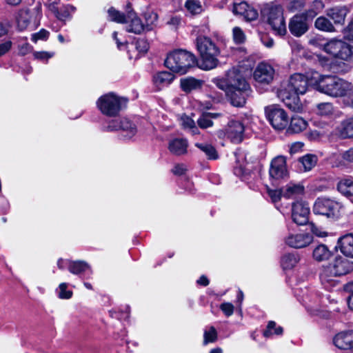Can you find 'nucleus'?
Listing matches in <instances>:
<instances>
[{"mask_svg": "<svg viewBox=\"0 0 353 353\" xmlns=\"http://www.w3.org/2000/svg\"><path fill=\"white\" fill-rule=\"evenodd\" d=\"M311 83L316 90L332 97H341L353 89L352 83L334 75H321L318 72L311 73Z\"/></svg>", "mask_w": 353, "mask_h": 353, "instance_id": "f257e3e1", "label": "nucleus"}, {"mask_svg": "<svg viewBox=\"0 0 353 353\" xmlns=\"http://www.w3.org/2000/svg\"><path fill=\"white\" fill-rule=\"evenodd\" d=\"M352 271V261L341 256H336L327 265L323 267L320 276L321 283L326 288L334 286V278L346 275Z\"/></svg>", "mask_w": 353, "mask_h": 353, "instance_id": "f03ea898", "label": "nucleus"}, {"mask_svg": "<svg viewBox=\"0 0 353 353\" xmlns=\"http://www.w3.org/2000/svg\"><path fill=\"white\" fill-rule=\"evenodd\" d=\"M196 46L201 56L200 68L204 70H211L218 67V57L220 50L211 38L200 36L196 39Z\"/></svg>", "mask_w": 353, "mask_h": 353, "instance_id": "7ed1b4c3", "label": "nucleus"}, {"mask_svg": "<svg viewBox=\"0 0 353 353\" xmlns=\"http://www.w3.org/2000/svg\"><path fill=\"white\" fill-rule=\"evenodd\" d=\"M195 56L188 50H175L165 60V66L176 73L183 74L196 64Z\"/></svg>", "mask_w": 353, "mask_h": 353, "instance_id": "20e7f679", "label": "nucleus"}, {"mask_svg": "<svg viewBox=\"0 0 353 353\" xmlns=\"http://www.w3.org/2000/svg\"><path fill=\"white\" fill-rule=\"evenodd\" d=\"M262 17L271 26L274 33L283 36L287 32L283 9L272 2L266 3L261 9Z\"/></svg>", "mask_w": 353, "mask_h": 353, "instance_id": "39448f33", "label": "nucleus"}, {"mask_svg": "<svg viewBox=\"0 0 353 353\" xmlns=\"http://www.w3.org/2000/svg\"><path fill=\"white\" fill-rule=\"evenodd\" d=\"M128 99L110 92L105 94L97 101V105L103 115L116 117L126 107Z\"/></svg>", "mask_w": 353, "mask_h": 353, "instance_id": "423d86ee", "label": "nucleus"}, {"mask_svg": "<svg viewBox=\"0 0 353 353\" xmlns=\"http://www.w3.org/2000/svg\"><path fill=\"white\" fill-rule=\"evenodd\" d=\"M125 12L127 13L128 19V23H124L126 24L125 30L127 32L135 34H140L145 30H151L152 26L157 21V14L156 13L152 12L148 14V17H149L151 21L150 23L148 22L145 26L142 23L140 18L138 17L137 14L134 12L132 4L130 3H128L126 5Z\"/></svg>", "mask_w": 353, "mask_h": 353, "instance_id": "0eeeda50", "label": "nucleus"}, {"mask_svg": "<svg viewBox=\"0 0 353 353\" xmlns=\"http://www.w3.org/2000/svg\"><path fill=\"white\" fill-rule=\"evenodd\" d=\"M323 50L334 58L353 61V48L341 39H330L323 44Z\"/></svg>", "mask_w": 353, "mask_h": 353, "instance_id": "6e6552de", "label": "nucleus"}, {"mask_svg": "<svg viewBox=\"0 0 353 353\" xmlns=\"http://www.w3.org/2000/svg\"><path fill=\"white\" fill-rule=\"evenodd\" d=\"M245 127L243 123L239 120H231L227 123L224 129H221L215 132L219 139H227L232 143H239L243 141L244 137Z\"/></svg>", "mask_w": 353, "mask_h": 353, "instance_id": "1a4fd4ad", "label": "nucleus"}, {"mask_svg": "<svg viewBox=\"0 0 353 353\" xmlns=\"http://www.w3.org/2000/svg\"><path fill=\"white\" fill-rule=\"evenodd\" d=\"M341 208L340 202L326 197H320L316 200L312 210L316 214L335 219L339 216Z\"/></svg>", "mask_w": 353, "mask_h": 353, "instance_id": "9d476101", "label": "nucleus"}, {"mask_svg": "<svg viewBox=\"0 0 353 353\" xmlns=\"http://www.w3.org/2000/svg\"><path fill=\"white\" fill-rule=\"evenodd\" d=\"M265 114L272 126L277 130L285 128L288 123V115L284 109L277 105H272L265 108Z\"/></svg>", "mask_w": 353, "mask_h": 353, "instance_id": "9b49d317", "label": "nucleus"}, {"mask_svg": "<svg viewBox=\"0 0 353 353\" xmlns=\"http://www.w3.org/2000/svg\"><path fill=\"white\" fill-rule=\"evenodd\" d=\"M309 84L314 85V83H311V75L309 77L301 73H295L290 77L286 86L281 90L296 92L298 94H305L308 89Z\"/></svg>", "mask_w": 353, "mask_h": 353, "instance_id": "f8f14e48", "label": "nucleus"}, {"mask_svg": "<svg viewBox=\"0 0 353 353\" xmlns=\"http://www.w3.org/2000/svg\"><path fill=\"white\" fill-rule=\"evenodd\" d=\"M108 131L121 130L124 137L130 139L137 133V128L128 119H115L110 120L106 126Z\"/></svg>", "mask_w": 353, "mask_h": 353, "instance_id": "ddd939ff", "label": "nucleus"}, {"mask_svg": "<svg viewBox=\"0 0 353 353\" xmlns=\"http://www.w3.org/2000/svg\"><path fill=\"white\" fill-rule=\"evenodd\" d=\"M310 210L307 203L297 201L294 203L292 208V219L294 223L299 225L309 223Z\"/></svg>", "mask_w": 353, "mask_h": 353, "instance_id": "4468645a", "label": "nucleus"}, {"mask_svg": "<svg viewBox=\"0 0 353 353\" xmlns=\"http://www.w3.org/2000/svg\"><path fill=\"white\" fill-rule=\"evenodd\" d=\"M225 77L228 80L230 90L240 89L242 90H249L250 85L246 81L241 72L236 68H232L226 73Z\"/></svg>", "mask_w": 353, "mask_h": 353, "instance_id": "2eb2a0df", "label": "nucleus"}, {"mask_svg": "<svg viewBox=\"0 0 353 353\" xmlns=\"http://www.w3.org/2000/svg\"><path fill=\"white\" fill-rule=\"evenodd\" d=\"M269 175L275 180L283 179L288 176L286 159L284 156H278L272 160Z\"/></svg>", "mask_w": 353, "mask_h": 353, "instance_id": "dca6fc26", "label": "nucleus"}, {"mask_svg": "<svg viewBox=\"0 0 353 353\" xmlns=\"http://www.w3.org/2000/svg\"><path fill=\"white\" fill-rule=\"evenodd\" d=\"M312 241V236L307 233H290L285 238V245L295 249H300L308 246Z\"/></svg>", "mask_w": 353, "mask_h": 353, "instance_id": "f3484780", "label": "nucleus"}, {"mask_svg": "<svg viewBox=\"0 0 353 353\" xmlns=\"http://www.w3.org/2000/svg\"><path fill=\"white\" fill-rule=\"evenodd\" d=\"M300 94L285 90H279L278 93L279 98L283 101L285 105L290 110L299 112L303 110V105L301 103L299 95Z\"/></svg>", "mask_w": 353, "mask_h": 353, "instance_id": "a211bd4d", "label": "nucleus"}, {"mask_svg": "<svg viewBox=\"0 0 353 353\" xmlns=\"http://www.w3.org/2000/svg\"><path fill=\"white\" fill-rule=\"evenodd\" d=\"M274 74L273 67L262 62L256 66L254 72V78L257 83L268 84L272 81Z\"/></svg>", "mask_w": 353, "mask_h": 353, "instance_id": "6ab92c4d", "label": "nucleus"}, {"mask_svg": "<svg viewBox=\"0 0 353 353\" xmlns=\"http://www.w3.org/2000/svg\"><path fill=\"white\" fill-rule=\"evenodd\" d=\"M288 30L295 37H301L309 30L308 20L304 15L296 14L288 23Z\"/></svg>", "mask_w": 353, "mask_h": 353, "instance_id": "aec40b11", "label": "nucleus"}, {"mask_svg": "<svg viewBox=\"0 0 353 353\" xmlns=\"http://www.w3.org/2000/svg\"><path fill=\"white\" fill-rule=\"evenodd\" d=\"M233 13L243 16L247 21H251L257 19L258 13L255 9L250 6L247 2H236L233 4Z\"/></svg>", "mask_w": 353, "mask_h": 353, "instance_id": "412c9836", "label": "nucleus"}, {"mask_svg": "<svg viewBox=\"0 0 353 353\" xmlns=\"http://www.w3.org/2000/svg\"><path fill=\"white\" fill-rule=\"evenodd\" d=\"M334 344L340 349H353V330L339 332L334 337Z\"/></svg>", "mask_w": 353, "mask_h": 353, "instance_id": "4be33fe9", "label": "nucleus"}, {"mask_svg": "<svg viewBox=\"0 0 353 353\" xmlns=\"http://www.w3.org/2000/svg\"><path fill=\"white\" fill-rule=\"evenodd\" d=\"M250 91V89L249 90L236 89L235 90L229 91V93L226 95L230 98L232 105L243 107L245 103L246 97H248Z\"/></svg>", "mask_w": 353, "mask_h": 353, "instance_id": "5701e85b", "label": "nucleus"}, {"mask_svg": "<svg viewBox=\"0 0 353 353\" xmlns=\"http://www.w3.org/2000/svg\"><path fill=\"white\" fill-rule=\"evenodd\" d=\"M338 245L341 253L348 257L353 258V234H345L341 236Z\"/></svg>", "mask_w": 353, "mask_h": 353, "instance_id": "b1692460", "label": "nucleus"}, {"mask_svg": "<svg viewBox=\"0 0 353 353\" xmlns=\"http://www.w3.org/2000/svg\"><path fill=\"white\" fill-rule=\"evenodd\" d=\"M188 143L186 139L176 138L169 143V150L172 154L180 156L187 153Z\"/></svg>", "mask_w": 353, "mask_h": 353, "instance_id": "393cba45", "label": "nucleus"}, {"mask_svg": "<svg viewBox=\"0 0 353 353\" xmlns=\"http://www.w3.org/2000/svg\"><path fill=\"white\" fill-rule=\"evenodd\" d=\"M336 131L342 139L353 138V117L341 121Z\"/></svg>", "mask_w": 353, "mask_h": 353, "instance_id": "a878e982", "label": "nucleus"}, {"mask_svg": "<svg viewBox=\"0 0 353 353\" xmlns=\"http://www.w3.org/2000/svg\"><path fill=\"white\" fill-rule=\"evenodd\" d=\"M347 14V9L343 7H334L327 10V16L335 24L343 23Z\"/></svg>", "mask_w": 353, "mask_h": 353, "instance_id": "bb28decb", "label": "nucleus"}, {"mask_svg": "<svg viewBox=\"0 0 353 353\" xmlns=\"http://www.w3.org/2000/svg\"><path fill=\"white\" fill-rule=\"evenodd\" d=\"M174 75L170 72H159L153 77V82L158 88L164 87L171 83Z\"/></svg>", "mask_w": 353, "mask_h": 353, "instance_id": "cd10ccee", "label": "nucleus"}, {"mask_svg": "<svg viewBox=\"0 0 353 353\" xmlns=\"http://www.w3.org/2000/svg\"><path fill=\"white\" fill-rule=\"evenodd\" d=\"M202 81L194 77H185L181 79V88L185 92H190L201 87Z\"/></svg>", "mask_w": 353, "mask_h": 353, "instance_id": "c85d7f7f", "label": "nucleus"}, {"mask_svg": "<svg viewBox=\"0 0 353 353\" xmlns=\"http://www.w3.org/2000/svg\"><path fill=\"white\" fill-rule=\"evenodd\" d=\"M194 145L205 154L207 159H219V153L212 144L207 143H195Z\"/></svg>", "mask_w": 353, "mask_h": 353, "instance_id": "c756f323", "label": "nucleus"}, {"mask_svg": "<svg viewBox=\"0 0 353 353\" xmlns=\"http://www.w3.org/2000/svg\"><path fill=\"white\" fill-rule=\"evenodd\" d=\"M332 255L328 247L325 245H319L312 251V257L316 261H327Z\"/></svg>", "mask_w": 353, "mask_h": 353, "instance_id": "7c9ffc66", "label": "nucleus"}, {"mask_svg": "<svg viewBox=\"0 0 353 353\" xmlns=\"http://www.w3.org/2000/svg\"><path fill=\"white\" fill-rule=\"evenodd\" d=\"M308 123L303 118L294 116L291 119L290 126H288V131L292 133H299L306 129Z\"/></svg>", "mask_w": 353, "mask_h": 353, "instance_id": "2f4dec72", "label": "nucleus"}, {"mask_svg": "<svg viewBox=\"0 0 353 353\" xmlns=\"http://www.w3.org/2000/svg\"><path fill=\"white\" fill-rule=\"evenodd\" d=\"M338 190L343 196H353V178L346 177L340 180Z\"/></svg>", "mask_w": 353, "mask_h": 353, "instance_id": "473e14b6", "label": "nucleus"}, {"mask_svg": "<svg viewBox=\"0 0 353 353\" xmlns=\"http://www.w3.org/2000/svg\"><path fill=\"white\" fill-rule=\"evenodd\" d=\"M303 187L301 185L288 184L283 189V196L286 199H294L302 194Z\"/></svg>", "mask_w": 353, "mask_h": 353, "instance_id": "72a5a7b5", "label": "nucleus"}, {"mask_svg": "<svg viewBox=\"0 0 353 353\" xmlns=\"http://www.w3.org/2000/svg\"><path fill=\"white\" fill-rule=\"evenodd\" d=\"M68 269L73 274H80L90 270V266L85 261H71L68 263Z\"/></svg>", "mask_w": 353, "mask_h": 353, "instance_id": "f704fd0d", "label": "nucleus"}, {"mask_svg": "<svg viewBox=\"0 0 353 353\" xmlns=\"http://www.w3.org/2000/svg\"><path fill=\"white\" fill-rule=\"evenodd\" d=\"M299 261V256L296 253H288L281 257V265L284 270H290L296 265Z\"/></svg>", "mask_w": 353, "mask_h": 353, "instance_id": "c9c22d12", "label": "nucleus"}, {"mask_svg": "<svg viewBox=\"0 0 353 353\" xmlns=\"http://www.w3.org/2000/svg\"><path fill=\"white\" fill-rule=\"evenodd\" d=\"M323 8V2L319 0H315L312 1L310 8L306 10L305 12L300 13L299 14L304 15L306 19L310 20L316 17L317 14L320 13Z\"/></svg>", "mask_w": 353, "mask_h": 353, "instance_id": "e433bc0d", "label": "nucleus"}, {"mask_svg": "<svg viewBox=\"0 0 353 353\" xmlns=\"http://www.w3.org/2000/svg\"><path fill=\"white\" fill-rule=\"evenodd\" d=\"M31 17L29 10H21L18 12L17 17V28L19 31H23L28 28Z\"/></svg>", "mask_w": 353, "mask_h": 353, "instance_id": "4c0bfd02", "label": "nucleus"}, {"mask_svg": "<svg viewBox=\"0 0 353 353\" xmlns=\"http://www.w3.org/2000/svg\"><path fill=\"white\" fill-rule=\"evenodd\" d=\"M317 157L315 154H307L299 159V163L304 171H309L316 165Z\"/></svg>", "mask_w": 353, "mask_h": 353, "instance_id": "58836bf2", "label": "nucleus"}, {"mask_svg": "<svg viewBox=\"0 0 353 353\" xmlns=\"http://www.w3.org/2000/svg\"><path fill=\"white\" fill-rule=\"evenodd\" d=\"M108 12L111 21L121 24L128 23L127 12H120L113 7L110 8Z\"/></svg>", "mask_w": 353, "mask_h": 353, "instance_id": "ea45409f", "label": "nucleus"}, {"mask_svg": "<svg viewBox=\"0 0 353 353\" xmlns=\"http://www.w3.org/2000/svg\"><path fill=\"white\" fill-rule=\"evenodd\" d=\"M74 11L75 7L70 4H68L60 10L56 9L54 10V14L57 19L61 21H65L66 19H70V14L73 13Z\"/></svg>", "mask_w": 353, "mask_h": 353, "instance_id": "a19ab883", "label": "nucleus"}, {"mask_svg": "<svg viewBox=\"0 0 353 353\" xmlns=\"http://www.w3.org/2000/svg\"><path fill=\"white\" fill-rule=\"evenodd\" d=\"M314 25L316 28L319 30H322L324 32L334 31L333 24L330 23L328 19L323 17L316 18Z\"/></svg>", "mask_w": 353, "mask_h": 353, "instance_id": "79ce46f5", "label": "nucleus"}, {"mask_svg": "<svg viewBox=\"0 0 353 353\" xmlns=\"http://www.w3.org/2000/svg\"><path fill=\"white\" fill-rule=\"evenodd\" d=\"M283 332V328L280 325L276 326V323L270 321L268 323L266 330L263 331V334L265 337H270L273 334L281 335Z\"/></svg>", "mask_w": 353, "mask_h": 353, "instance_id": "37998d69", "label": "nucleus"}, {"mask_svg": "<svg viewBox=\"0 0 353 353\" xmlns=\"http://www.w3.org/2000/svg\"><path fill=\"white\" fill-rule=\"evenodd\" d=\"M185 8L192 14H198L202 12V6L199 0H187L185 2Z\"/></svg>", "mask_w": 353, "mask_h": 353, "instance_id": "c03bdc74", "label": "nucleus"}, {"mask_svg": "<svg viewBox=\"0 0 353 353\" xmlns=\"http://www.w3.org/2000/svg\"><path fill=\"white\" fill-rule=\"evenodd\" d=\"M316 111L319 115H332L334 111V106L330 103H321L316 105Z\"/></svg>", "mask_w": 353, "mask_h": 353, "instance_id": "a18cd8bd", "label": "nucleus"}, {"mask_svg": "<svg viewBox=\"0 0 353 353\" xmlns=\"http://www.w3.org/2000/svg\"><path fill=\"white\" fill-rule=\"evenodd\" d=\"M218 334L214 326H210L208 330L204 331V341L203 344L207 345L210 343H214L217 341Z\"/></svg>", "mask_w": 353, "mask_h": 353, "instance_id": "49530a36", "label": "nucleus"}, {"mask_svg": "<svg viewBox=\"0 0 353 353\" xmlns=\"http://www.w3.org/2000/svg\"><path fill=\"white\" fill-rule=\"evenodd\" d=\"M232 37L237 44H241L245 40V35L243 30L239 27H235L232 29Z\"/></svg>", "mask_w": 353, "mask_h": 353, "instance_id": "de8ad7c7", "label": "nucleus"}, {"mask_svg": "<svg viewBox=\"0 0 353 353\" xmlns=\"http://www.w3.org/2000/svg\"><path fill=\"white\" fill-rule=\"evenodd\" d=\"M198 125L201 129H206L213 125V121L210 117H208V114H202L197 121Z\"/></svg>", "mask_w": 353, "mask_h": 353, "instance_id": "09e8293b", "label": "nucleus"}, {"mask_svg": "<svg viewBox=\"0 0 353 353\" xmlns=\"http://www.w3.org/2000/svg\"><path fill=\"white\" fill-rule=\"evenodd\" d=\"M67 283H61L59 284V296L61 299H69L72 296V292L70 290H66L67 288Z\"/></svg>", "mask_w": 353, "mask_h": 353, "instance_id": "8fccbe9b", "label": "nucleus"}, {"mask_svg": "<svg viewBox=\"0 0 353 353\" xmlns=\"http://www.w3.org/2000/svg\"><path fill=\"white\" fill-rule=\"evenodd\" d=\"M214 83L218 88L224 90L226 94L229 93V91H231L226 77L225 79H214Z\"/></svg>", "mask_w": 353, "mask_h": 353, "instance_id": "3c124183", "label": "nucleus"}, {"mask_svg": "<svg viewBox=\"0 0 353 353\" xmlns=\"http://www.w3.org/2000/svg\"><path fill=\"white\" fill-rule=\"evenodd\" d=\"M49 35L48 31L45 29H41L37 33L32 34L31 40L36 43L39 39H47Z\"/></svg>", "mask_w": 353, "mask_h": 353, "instance_id": "603ef678", "label": "nucleus"}, {"mask_svg": "<svg viewBox=\"0 0 353 353\" xmlns=\"http://www.w3.org/2000/svg\"><path fill=\"white\" fill-rule=\"evenodd\" d=\"M220 310L223 312L225 316H231L233 314L234 306L230 303H223L220 305Z\"/></svg>", "mask_w": 353, "mask_h": 353, "instance_id": "864d4df0", "label": "nucleus"}, {"mask_svg": "<svg viewBox=\"0 0 353 353\" xmlns=\"http://www.w3.org/2000/svg\"><path fill=\"white\" fill-rule=\"evenodd\" d=\"M135 48H137L139 52L145 53L148 50V44L145 39H140L135 42Z\"/></svg>", "mask_w": 353, "mask_h": 353, "instance_id": "5fc2aeb1", "label": "nucleus"}, {"mask_svg": "<svg viewBox=\"0 0 353 353\" xmlns=\"http://www.w3.org/2000/svg\"><path fill=\"white\" fill-rule=\"evenodd\" d=\"M346 290L349 295L347 299V305L350 310L353 311V282L348 283L346 286Z\"/></svg>", "mask_w": 353, "mask_h": 353, "instance_id": "6e6d98bb", "label": "nucleus"}, {"mask_svg": "<svg viewBox=\"0 0 353 353\" xmlns=\"http://www.w3.org/2000/svg\"><path fill=\"white\" fill-rule=\"evenodd\" d=\"M268 194L270 197H271L272 202H276L280 200L282 196V189L281 190H268Z\"/></svg>", "mask_w": 353, "mask_h": 353, "instance_id": "4d7b16f0", "label": "nucleus"}, {"mask_svg": "<svg viewBox=\"0 0 353 353\" xmlns=\"http://www.w3.org/2000/svg\"><path fill=\"white\" fill-rule=\"evenodd\" d=\"M12 41H6L3 43H0V57L7 54L12 48Z\"/></svg>", "mask_w": 353, "mask_h": 353, "instance_id": "13d9d810", "label": "nucleus"}, {"mask_svg": "<svg viewBox=\"0 0 353 353\" xmlns=\"http://www.w3.org/2000/svg\"><path fill=\"white\" fill-rule=\"evenodd\" d=\"M303 142H294L290 145V153L291 154L299 153L303 148Z\"/></svg>", "mask_w": 353, "mask_h": 353, "instance_id": "bf43d9fd", "label": "nucleus"}, {"mask_svg": "<svg viewBox=\"0 0 353 353\" xmlns=\"http://www.w3.org/2000/svg\"><path fill=\"white\" fill-rule=\"evenodd\" d=\"M187 170V168L184 164H176L172 170V172L176 176H182Z\"/></svg>", "mask_w": 353, "mask_h": 353, "instance_id": "052dcab7", "label": "nucleus"}, {"mask_svg": "<svg viewBox=\"0 0 353 353\" xmlns=\"http://www.w3.org/2000/svg\"><path fill=\"white\" fill-rule=\"evenodd\" d=\"M342 159L348 163H353V148H349L341 154Z\"/></svg>", "mask_w": 353, "mask_h": 353, "instance_id": "680f3d73", "label": "nucleus"}, {"mask_svg": "<svg viewBox=\"0 0 353 353\" xmlns=\"http://www.w3.org/2000/svg\"><path fill=\"white\" fill-rule=\"evenodd\" d=\"M343 36L347 40L353 41V21L343 30Z\"/></svg>", "mask_w": 353, "mask_h": 353, "instance_id": "e2e57ef3", "label": "nucleus"}, {"mask_svg": "<svg viewBox=\"0 0 353 353\" xmlns=\"http://www.w3.org/2000/svg\"><path fill=\"white\" fill-rule=\"evenodd\" d=\"M309 225H310L311 232H312L313 234H314L319 237H323L327 235L326 232L322 231L321 229L318 228L314 224L310 223Z\"/></svg>", "mask_w": 353, "mask_h": 353, "instance_id": "0e129e2a", "label": "nucleus"}, {"mask_svg": "<svg viewBox=\"0 0 353 353\" xmlns=\"http://www.w3.org/2000/svg\"><path fill=\"white\" fill-rule=\"evenodd\" d=\"M32 50V46L30 43H25L19 46V54L21 56L28 54Z\"/></svg>", "mask_w": 353, "mask_h": 353, "instance_id": "69168bd1", "label": "nucleus"}, {"mask_svg": "<svg viewBox=\"0 0 353 353\" xmlns=\"http://www.w3.org/2000/svg\"><path fill=\"white\" fill-rule=\"evenodd\" d=\"M35 59L40 60H48L49 58L53 56V54L49 53L46 51L35 52L34 53Z\"/></svg>", "mask_w": 353, "mask_h": 353, "instance_id": "338daca9", "label": "nucleus"}, {"mask_svg": "<svg viewBox=\"0 0 353 353\" xmlns=\"http://www.w3.org/2000/svg\"><path fill=\"white\" fill-rule=\"evenodd\" d=\"M182 125L184 128L189 129L190 128L195 126V123L193 119L188 116H185L182 117Z\"/></svg>", "mask_w": 353, "mask_h": 353, "instance_id": "774afa93", "label": "nucleus"}]
</instances>
